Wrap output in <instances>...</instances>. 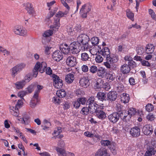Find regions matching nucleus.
Here are the masks:
<instances>
[{
  "label": "nucleus",
  "instance_id": "f3484780",
  "mask_svg": "<svg viewBox=\"0 0 156 156\" xmlns=\"http://www.w3.org/2000/svg\"><path fill=\"white\" fill-rule=\"evenodd\" d=\"M100 50V51L99 54L102 55L104 57H106V59L107 57H109L110 55V52L108 48H104L102 49H101Z\"/></svg>",
  "mask_w": 156,
  "mask_h": 156
},
{
  "label": "nucleus",
  "instance_id": "5fc2aeb1",
  "mask_svg": "<svg viewBox=\"0 0 156 156\" xmlns=\"http://www.w3.org/2000/svg\"><path fill=\"white\" fill-rule=\"evenodd\" d=\"M27 94L28 93L27 91H22L19 92L18 93V96L21 98H22L24 100L23 98V97Z\"/></svg>",
  "mask_w": 156,
  "mask_h": 156
},
{
  "label": "nucleus",
  "instance_id": "0e129e2a",
  "mask_svg": "<svg viewBox=\"0 0 156 156\" xmlns=\"http://www.w3.org/2000/svg\"><path fill=\"white\" fill-rule=\"evenodd\" d=\"M40 91L39 90H35L32 99H34L38 101V95Z\"/></svg>",
  "mask_w": 156,
  "mask_h": 156
},
{
  "label": "nucleus",
  "instance_id": "de8ad7c7",
  "mask_svg": "<svg viewBox=\"0 0 156 156\" xmlns=\"http://www.w3.org/2000/svg\"><path fill=\"white\" fill-rule=\"evenodd\" d=\"M98 69L97 67L95 65H93L90 66L89 68V71L92 73H95L97 72Z\"/></svg>",
  "mask_w": 156,
  "mask_h": 156
},
{
  "label": "nucleus",
  "instance_id": "e433bc0d",
  "mask_svg": "<svg viewBox=\"0 0 156 156\" xmlns=\"http://www.w3.org/2000/svg\"><path fill=\"white\" fill-rule=\"evenodd\" d=\"M13 109H11L10 112L12 115L13 116L18 117L19 115V112L18 110V108H14L12 107Z\"/></svg>",
  "mask_w": 156,
  "mask_h": 156
},
{
  "label": "nucleus",
  "instance_id": "bf43d9fd",
  "mask_svg": "<svg viewBox=\"0 0 156 156\" xmlns=\"http://www.w3.org/2000/svg\"><path fill=\"white\" fill-rule=\"evenodd\" d=\"M60 100L58 97L55 96L52 99V101L55 104H59Z\"/></svg>",
  "mask_w": 156,
  "mask_h": 156
},
{
  "label": "nucleus",
  "instance_id": "7c9ffc66",
  "mask_svg": "<svg viewBox=\"0 0 156 156\" xmlns=\"http://www.w3.org/2000/svg\"><path fill=\"white\" fill-rule=\"evenodd\" d=\"M81 60L83 61H90V58L88 54L85 52H84L81 54Z\"/></svg>",
  "mask_w": 156,
  "mask_h": 156
},
{
  "label": "nucleus",
  "instance_id": "8fccbe9b",
  "mask_svg": "<svg viewBox=\"0 0 156 156\" xmlns=\"http://www.w3.org/2000/svg\"><path fill=\"white\" fill-rule=\"evenodd\" d=\"M96 55L95 58V60L96 62L98 63H100L102 62L103 60V58L100 55Z\"/></svg>",
  "mask_w": 156,
  "mask_h": 156
},
{
  "label": "nucleus",
  "instance_id": "6e6552de",
  "mask_svg": "<svg viewBox=\"0 0 156 156\" xmlns=\"http://www.w3.org/2000/svg\"><path fill=\"white\" fill-rule=\"evenodd\" d=\"M106 100L109 102L115 101L117 97V94L116 92L112 91L109 92L107 95Z\"/></svg>",
  "mask_w": 156,
  "mask_h": 156
},
{
  "label": "nucleus",
  "instance_id": "79ce46f5",
  "mask_svg": "<svg viewBox=\"0 0 156 156\" xmlns=\"http://www.w3.org/2000/svg\"><path fill=\"white\" fill-rule=\"evenodd\" d=\"M68 11H66L65 12H63L61 11H59L56 14L55 16L57 18L60 19V18L64 16L65 15H66L68 13Z\"/></svg>",
  "mask_w": 156,
  "mask_h": 156
},
{
  "label": "nucleus",
  "instance_id": "b1692460",
  "mask_svg": "<svg viewBox=\"0 0 156 156\" xmlns=\"http://www.w3.org/2000/svg\"><path fill=\"white\" fill-rule=\"evenodd\" d=\"M106 60H107L108 62H110V63L112 64L118 61V56L117 55L111 56L110 55L109 57H107Z\"/></svg>",
  "mask_w": 156,
  "mask_h": 156
},
{
  "label": "nucleus",
  "instance_id": "680f3d73",
  "mask_svg": "<svg viewBox=\"0 0 156 156\" xmlns=\"http://www.w3.org/2000/svg\"><path fill=\"white\" fill-rule=\"evenodd\" d=\"M111 73V72L110 73L109 72L107 76V79L110 80V81L113 80L115 78V77L113 75L114 73Z\"/></svg>",
  "mask_w": 156,
  "mask_h": 156
},
{
  "label": "nucleus",
  "instance_id": "bb28decb",
  "mask_svg": "<svg viewBox=\"0 0 156 156\" xmlns=\"http://www.w3.org/2000/svg\"><path fill=\"white\" fill-rule=\"evenodd\" d=\"M128 116H127L128 119H130L131 117L135 115L137 112L136 109L133 108H129L127 111Z\"/></svg>",
  "mask_w": 156,
  "mask_h": 156
},
{
  "label": "nucleus",
  "instance_id": "f704fd0d",
  "mask_svg": "<svg viewBox=\"0 0 156 156\" xmlns=\"http://www.w3.org/2000/svg\"><path fill=\"white\" fill-rule=\"evenodd\" d=\"M101 49V48L99 47V48H95V46L92 49H90V53L93 55H96L97 54V52L99 53L100 50Z\"/></svg>",
  "mask_w": 156,
  "mask_h": 156
},
{
  "label": "nucleus",
  "instance_id": "09e8293b",
  "mask_svg": "<svg viewBox=\"0 0 156 156\" xmlns=\"http://www.w3.org/2000/svg\"><path fill=\"white\" fill-rule=\"evenodd\" d=\"M32 78V76L29 74H27L24 77V79L22 80H24L25 84L27 82H29Z\"/></svg>",
  "mask_w": 156,
  "mask_h": 156
},
{
  "label": "nucleus",
  "instance_id": "4468645a",
  "mask_svg": "<svg viewBox=\"0 0 156 156\" xmlns=\"http://www.w3.org/2000/svg\"><path fill=\"white\" fill-rule=\"evenodd\" d=\"M79 83L81 86L84 87H87L90 85L89 79L84 76L80 78L79 80Z\"/></svg>",
  "mask_w": 156,
  "mask_h": 156
},
{
  "label": "nucleus",
  "instance_id": "4c0bfd02",
  "mask_svg": "<svg viewBox=\"0 0 156 156\" xmlns=\"http://www.w3.org/2000/svg\"><path fill=\"white\" fill-rule=\"evenodd\" d=\"M36 87V85L34 84H32L29 86L27 88V91L28 93H31Z\"/></svg>",
  "mask_w": 156,
  "mask_h": 156
},
{
  "label": "nucleus",
  "instance_id": "412c9836",
  "mask_svg": "<svg viewBox=\"0 0 156 156\" xmlns=\"http://www.w3.org/2000/svg\"><path fill=\"white\" fill-rule=\"evenodd\" d=\"M146 52L148 54H151L152 53L154 50V46L152 44H148L145 47Z\"/></svg>",
  "mask_w": 156,
  "mask_h": 156
},
{
  "label": "nucleus",
  "instance_id": "2f4dec72",
  "mask_svg": "<svg viewBox=\"0 0 156 156\" xmlns=\"http://www.w3.org/2000/svg\"><path fill=\"white\" fill-rule=\"evenodd\" d=\"M107 154V151L103 148H101L99 149L95 154V156H102Z\"/></svg>",
  "mask_w": 156,
  "mask_h": 156
},
{
  "label": "nucleus",
  "instance_id": "4d7b16f0",
  "mask_svg": "<svg viewBox=\"0 0 156 156\" xmlns=\"http://www.w3.org/2000/svg\"><path fill=\"white\" fill-rule=\"evenodd\" d=\"M155 118L154 115L151 113H149L146 116L147 119L150 121L154 120Z\"/></svg>",
  "mask_w": 156,
  "mask_h": 156
},
{
  "label": "nucleus",
  "instance_id": "6ab92c4d",
  "mask_svg": "<svg viewBox=\"0 0 156 156\" xmlns=\"http://www.w3.org/2000/svg\"><path fill=\"white\" fill-rule=\"evenodd\" d=\"M95 112L97 117L100 119L103 120L106 117L105 113L100 109L98 110Z\"/></svg>",
  "mask_w": 156,
  "mask_h": 156
},
{
  "label": "nucleus",
  "instance_id": "a878e982",
  "mask_svg": "<svg viewBox=\"0 0 156 156\" xmlns=\"http://www.w3.org/2000/svg\"><path fill=\"white\" fill-rule=\"evenodd\" d=\"M74 75L71 73L67 75L65 77L66 81L68 83H72L74 80Z\"/></svg>",
  "mask_w": 156,
  "mask_h": 156
},
{
  "label": "nucleus",
  "instance_id": "3c124183",
  "mask_svg": "<svg viewBox=\"0 0 156 156\" xmlns=\"http://www.w3.org/2000/svg\"><path fill=\"white\" fill-rule=\"evenodd\" d=\"M145 109L146 111L148 112L152 111L153 110L154 107L151 104H148L145 106Z\"/></svg>",
  "mask_w": 156,
  "mask_h": 156
},
{
  "label": "nucleus",
  "instance_id": "13d9d810",
  "mask_svg": "<svg viewBox=\"0 0 156 156\" xmlns=\"http://www.w3.org/2000/svg\"><path fill=\"white\" fill-rule=\"evenodd\" d=\"M111 143L108 140H102L101 141V144L105 146H107L108 147Z\"/></svg>",
  "mask_w": 156,
  "mask_h": 156
},
{
  "label": "nucleus",
  "instance_id": "1a4fd4ad",
  "mask_svg": "<svg viewBox=\"0 0 156 156\" xmlns=\"http://www.w3.org/2000/svg\"><path fill=\"white\" fill-rule=\"evenodd\" d=\"M108 117L110 122L115 123L119 119V115L117 112H113L109 115Z\"/></svg>",
  "mask_w": 156,
  "mask_h": 156
},
{
  "label": "nucleus",
  "instance_id": "4be33fe9",
  "mask_svg": "<svg viewBox=\"0 0 156 156\" xmlns=\"http://www.w3.org/2000/svg\"><path fill=\"white\" fill-rule=\"evenodd\" d=\"M121 101L124 103H128L129 100V95L126 93H123L121 96Z\"/></svg>",
  "mask_w": 156,
  "mask_h": 156
},
{
  "label": "nucleus",
  "instance_id": "473e14b6",
  "mask_svg": "<svg viewBox=\"0 0 156 156\" xmlns=\"http://www.w3.org/2000/svg\"><path fill=\"white\" fill-rule=\"evenodd\" d=\"M103 81L100 78L98 79L96 82L95 83L94 87L96 89H99L101 87V85L103 83Z\"/></svg>",
  "mask_w": 156,
  "mask_h": 156
},
{
  "label": "nucleus",
  "instance_id": "ea45409f",
  "mask_svg": "<svg viewBox=\"0 0 156 156\" xmlns=\"http://www.w3.org/2000/svg\"><path fill=\"white\" fill-rule=\"evenodd\" d=\"M78 42H73L72 43L69 45L70 50L71 51L76 48L79 47V44Z\"/></svg>",
  "mask_w": 156,
  "mask_h": 156
},
{
  "label": "nucleus",
  "instance_id": "c03bdc74",
  "mask_svg": "<svg viewBox=\"0 0 156 156\" xmlns=\"http://www.w3.org/2000/svg\"><path fill=\"white\" fill-rule=\"evenodd\" d=\"M62 131V129L61 127H58L55 129L53 134H55L58 136L59 135Z\"/></svg>",
  "mask_w": 156,
  "mask_h": 156
},
{
  "label": "nucleus",
  "instance_id": "a211bd4d",
  "mask_svg": "<svg viewBox=\"0 0 156 156\" xmlns=\"http://www.w3.org/2000/svg\"><path fill=\"white\" fill-rule=\"evenodd\" d=\"M107 73V70L105 68L101 67L98 69L97 74L99 76L103 78L105 76Z\"/></svg>",
  "mask_w": 156,
  "mask_h": 156
},
{
  "label": "nucleus",
  "instance_id": "69168bd1",
  "mask_svg": "<svg viewBox=\"0 0 156 156\" xmlns=\"http://www.w3.org/2000/svg\"><path fill=\"white\" fill-rule=\"evenodd\" d=\"M76 94L79 97L82 96L84 94V91L80 89H79L76 90Z\"/></svg>",
  "mask_w": 156,
  "mask_h": 156
},
{
  "label": "nucleus",
  "instance_id": "c9c22d12",
  "mask_svg": "<svg viewBox=\"0 0 156 156\" xmlns=\"http://www.w3.org/2000/svg\"><path fill=\"white\" fill-rule=\"evenodd\" d=\"M115 144L113 142H111L109 145L108 147L110 148L112 153L114 155L116 154V150H115Z\"/></svg>",
  "mask_w": 156,
  "mask_h": 156
},
{
  "label": "nucleus",
  "instance_id": "e2e57ef3",
  "mask_svg": "<svg viewBox=\"0 0 156 156\" xmlns=\"http://www.w3.org/2000/svg\"><path fill=\"white\" fill-rule=\"evenodd\" d=\"M72 104L74 106V107L76 108H79L80 106V103L79 101H78V99L76 101H73L72 102Z\"/></svg>",
  "mask_w": 156,
  "mask_h": 156
},
{
  "label": "nucleus",
  "instance_id": "864d4df0",
  "mask_svg": "<svg viewBox=\"0 0 156 156\" xmlns=\"http://www.w3.org/2000/svg\"><path fill=\"white\" fill-rule=\"evenodd\" d=\"M136 50L138 54L141 55L144 52L145 49L143 47L140 46L138 47Z\"/></svg>",
  "mask_w": 156,
  "mask_h": 156
},
{
  "label": "nucleus",
  "instance_id": "9b49d317",
  "mask_svg": "<svg viewBox=\"0 0 156 156\" xmlns=\"http://www.w3.org/2000/svg\"><path fill=\"white\" fill-rule=\"evenodd\" d=\"M142 131L145 135L151 134L153 132L152 126L150 124L146 125L143 126Z\"/></svg>",
  "mask_w": 156,
  "mask_h": 156
},
{
  "label": "nucleus",
  "instance_id": "f8f14e48",
  "mask_svg": "<svg viewBox=\"0 0 156 156\" xmlns=\"http://www.w3.org/2000/svg\"><path fill=\"white\" fill-rule=\"evenodd\" d=\"M46 67V64L44 62H42L41 64H40L39 62L36 63L34 68V70H38L40 69L39 71L41 73L44 72V68Z\"/></svg>",
  "mask_w": 156,
  "mask_h": 156
},
{
  "label": "nucleus",
  "instance_id": "052dcab7",
  "mask_svg": "<svg viewBox=\"0 0 156 156\" xmlns=\"http://www.w3.org/2000/svg\"><path fill=\"white\" fill-rule=\"evenodd\" d=\"M78 101L82 105H84L86 102L87 99L85 98H78Z\"/></svg>",
  "mask_w": 156,
  "mask_h": 156
},
{
  "label": "nucleus",
  "instance_id": "72a5a7b5",
  "mask_svg": "<svg viewBox=\"0 0 156 156\" xmlns=\"http://www.w3.org/2000/svg\"><path fill=\"white\" fill-rule=\"evenodd\" d=\"M126 12L127 17L132 21H133L134 20V14L129 9H127L126 11Z\"/></svg>",
  "mask_w": 156,
  "mask_h": 156
},
{
  "label": "nucleus",
  "instance_id": "a18cd8bd",
  "mask_svg": "<svg viewBox=\"0 0 156 156\" xmlns=\"http://www.w3.org/2000/svg\"><path fill=\"white\" fill-rule=\"evenodd\" d=\"M55 150L56 151L58 155H62L65 151V149L63 148H60L57 147H55Z\"/></svg>",
  "mask_w": 156,
  "mask_h": 156
},
{
  "label": "nucleus",
  "instance_id": "6e6d98bb",
  "mask_svg": "<svg viewBox=\"0 0 156 156\" xmlns=\"http://www.w3.org/2000/svg\"><path fill=\"white\" fill-rule=\"evenodd\" d=\"M53 33V31L51 30H48L45 31L43 34L44 37H48L51 35Z\"/></svg>",
  "mask_w": 156,
  "mask_h": 156
},
{
  "label": "nucleus",
  "instance_id": "58836bf2",
  "mask_svg": "<svg viewBox=\"0 0 156 156\" xmlns=\"http://www.w3.org/2000/svg\"><path fill=\"white\" fill-rule=\"evenodd\" d=\"M10 53V52L9 51L1 47V55L6 57L9 55Z\"/></svg>",
  "mask_w": 156,
  "mask_h": 156
},
{
  "label": "nucleus",
  "instance_id": "aec40b11",
  "mask_svg": "<svg viewBox=\"0 0 156 156\" xmlns=\"http://www.w3.org/2000/svg\"><path fill=\"white\" fill-rule=\"evenodd\" d=\"M120 70L122 73L126 74L129 73L130 69L128 65L124 64L121 66Z\"/></svg>",
  "mask_w": 156,
  "mask_h": 156
},
{
  "label": "nucleus",
  "instance_id": "a19ab883",
  "mask_svg": "<svg viewBox=\"0 0 156 156\" xmlns=\"http://www.w3.org/2000/svg\"><path fill=\"white\" fill-rule=\"evenodd\" d=\"M29 118V116L27 115H24L22 118L18 119V120L20 121L22 123H25L27 122Z\"/></svg>",
  "mask_w": 156,
  "mask_h": 156
},
{
  "label": "nucleus",
  "instance_id": "603ef678",
  "mask_svg": "<svg viewBox=\"0 0 156 156\" xmlns=\"http://www.w3.org/2000/svg\"><path fill=\"white\" fill-rule=\"evenodd\" d=\"M38 102L37 100H35L34 99H32L30 102V106L32 108H35L37 104V103Z\"/></svg>",
  "mask_w": 156,
  "mask_h": 156
},
{
  "label": "nucleus",
  "instance_id": "393cba45",
  "mask_svg": "<svg viewBox=\"0 0 156 156\" xmlns=\"http://www.w3.org/2000/svg\"><path fill=\"white\" fill-rule=\"evenodd\" d=\"M119 117L121 119L125 121L129 120L130 119H128L127 116H128V113L127 111H123L119 114Z\"/></svg>",
  "mask_w": 156,
  "mask_h": 156
},
{
  "label": "nucleus",
  "instance_id": "f03ea898",
  "mask_svg": "<svg viewBox=\"0 0 156 156\" xmlns=\"http://www.w3.org/2000/svg\"><path fill=\"white\" fill-rule=\"evenodd\" d=\"M95 98L93 96H91L87 102V105H88V108L90 112L93 114L95 113L99 109V105L94 101Z\"/></svg>",
  "mask_w": 156,
  "mask_h": 156
},
{
  "label": "nucleus",
  "instance_id": "774afa93",
  "mask_svg": "<svg viewBox=\"0 0 156 156\" xmlns=\"http://www.w3.org/2000/svg\"><path fill=\"white\" fill-rule=\"evenodd\" d=\"M23 104V102L22 100H19L16 105L15 108H18L22 106Z\"/></svg>",
  "mask_w": 156,
  "mask_h": 156
},
{
  "label": "nucleus",
  "instance_id": "20e7f679",
  "mask_svg": "<svg viewBox=\"0 0 156 156\" xmlns=\"http://www.w3.org/2000/svg\"><path fill=\"white\" fill-rule=\"evenodd\" d=\"M91 5L88 3L82 5L80 12V16L83 18H87L88 14L91 10Z\"/></svg>",
  "mask_w": 156,
  "mask_h": 156
},
{
  "label": "nucleus",
  "instance_id": "7ed1b4c3",
  "mask_svg": "<svg viewBox=\"0 0 156 156\" xmlns=\"http://www.w3.org/2000/svg\"><path fill=\"white\" fill-rule=\"evenodd\" d=\"M25 67V64L23 63H21L16 65L15 66L10 69L11 74L12 76L14 77L18 73H20Z\"/></svg>",
  "mask_w": 156,
  "mask_h": 156
},
{
  "label": "nucleus",
  "instance_id": "338daca9",
  "mask_svg": "<svg viewBox=\"0 0 156 156\" xmlns=\"http://www.w3.org/2000/svg\"><path fill=\"white\" fill-rule=\"evenodd\" d=\"M59 20L60 19H58V18L54 19V25H55V27H59L60 23H59Z\"/></svg>",
  "mask_w": 156,
  "mask_h": 156
},
{
  "label": "nucleus",
  "instance_id": "f257e3e1",
  "mask_svg": "<svg viewBox=\"0 0 156 156\" xmlns=\"http://www.w3.org/2000/svg\"><path fill=\"white\" fill-rule=\"evenodd\" d=\"M77 41L78 43L82 45L84 50H87L89 48L88 43L90 41V38L87 35L84 34H80L77 37Z\"/></svg>",
  "mask_w": 156,
  "mask_h": 156
},
{
  "label": "nucleus",
  "instance_id": "39448f33",
  "mask_svg": "<svg viewBox=\"0 0 156 156\" xmlns=\"http://www.w3.org/2000/svg\"><path fill=\"white\" fill-rule=\"evenodd\" d=\"M13 31L16 34L23 36L26 35L27 34V31L19 25L15 26L13 29Z\"/></svg>",
  "mask_w": 156,
  "mask_h": 156
},
{
  "label": "nucleus",
  "instance_id": "cd10ccee",
  "mask_svg": "<svg viewBox=\"0 0 156 156\" xmlns=\"http://www.w3.org/2000/svg\"><path fill=\"white\" fill-rule=\"evenodd\" d=\"M97 98L101 101H106V94L102 92H99L97 94Z\"/></svg>",
  "mask_w": 156,
  "mask_h": 156
},
{
  "label": "nucleus",
  "instance_id": "9d476101",
  "mask_svg": "<svg viewBox=\"0 0 156 156\" xmlns=\"http://www.w3.org/2000/svg\"><path fill=\"white\" fill-rule=\"evenodd\" d=\"M24 6L25 9L30 15H33L34 13V10L33 7V5L31 3L27 2L24 3Z\"/></svg>",
  "mask_w": 156,
  "mask_h": 156
},
{
  "label": "nucleus",
  "instance_id": "c756f323",
  "mask_svg": "<svg viewBox=\"0 0 156 156\" xmlns=\"http://www.w3.org/2000/svg\"><path fill=\"white\" fill-rule=\"evenodd\" d=\"M56 94L58 98H61L64 97L66 95V92L63 89L58 90Z\"/></svg>",
  "mask_w": 156,
  "mask_h": 156
},
{
  "label": "nucleus",
  "instance_id": "dca6fc26",
  "mask_svg": "<svg viewBox=\"0 0 156 156\" xmlns=\"http://www.w3.org/2000/svg\"><path fill=\"white\" fill-rule=\"evenodd\" d=\"M60 49L61 52L64 54L69 53L70 51L69 46L66 44H62L60 46Z\"/></svg>",
  "mask_w": 156,
  "mask_h": 156
},
{
  "label": "nucleus",
  "instance_id": "c85d7f7f",
  "mask_svg": "<svg viewBox=\"0 0 156 156\" xmlns=\"http://www.w3.org/2000/svg\"><path fill=\"white\" fill-rule=\"evenodd\" d=\"M99 39L97 37H93L91 38L90 41L91 44L94 46H95V48H99V46L97 45L98 44L99 42Z\"/></svg>",
  "mask_w": 156,
  "mask_h": 156
},
{
  "label": "nucleus",
  "instance_id": "2eb2a0df",
  "mask_svg": "<svg viewBox=\"0 0 156 156\" xmlns=\"http://www.w3.org/2000/svg\"><path fill=\"white\" fill-rule=\"evenodd\" d=\"M130 133L133 137H138L140 135V129L138 126L133 127L131 129Z\"/></svg>",
  "mask_w": 156,
  "mask_h": 156
},
{
  "label": "nucleus",
  "instance_id": "ddd939ff",
  "mask_svg": "<svg viewBox=\"0 0 156 156\" xmlns=\"http://www.w3.org/2000/svg\"><path fill=\"white\" fill-rule=\"evenodd\" d=\"M53 58L57 61H59L62 60L63 55L61 52L59 50H56L54 52L52 55Z\"/></svg>",
  "mask_w": 156,
  "mask_h": 156
},
{
  "label": "nucleus",
  "instance_id": "37998d69",
  "mask_svg": "<svg viewBox=\"0 0 156 156\" xmlns=\"http://www.w3.org/2000/svg\"><path fill=\"white\" fill-rule=\"evenodd\" d=\"M77 31V27H75V28L73 29L72 27H69L67 28V31L68 33V34L71 35H72L73 34V31Z\"/></svg>",
  "mask_w": 156,
  "mask_h": 156
},
{
  "label": "nucleus",
  "instance_id": "423d86ee",
  "mask_svg": "<svg viewBox=\"0 0 156 156\" xmlns=\"http://www.w3.org/2000/svg\"><path fill=\"white\" fill-rule=\"evenodd\" d=\"M53 79L54 81L53 85L55 87L60 88L62 87L63 85V81L58 76L54 75L53 76Z\"/></svg>",
  "mask_w": 156,
  "mask_h": 156
},
{
  "label": "nucleus",
  "instance_id": "5701e85b",
  "mask_svg": "<svg viewBox=\"0 0 156 156\" xmlns=\"http://www.w3.org/2000/svg\"><path fill=\"white\" fill-rule=\"evenodd\" d=\"M16 89L20 90L22 89L25 86V83L24 80H20L17 81L14 83Z\"/></svg>",
  "mask_w": 156,
  "mask_h": 156
},
{
  "label": "nucleus",
  "instance_id": "49530a36",
  "mask_svg": "<svg viewBox=\"0 0 156 156\" xmlns=\"http://www.w3.org/2000/svg\"><path fill=\"white\" fill-rule=\"evenodd\" d=\"M89 112H90V110L87 107H83L81 111V113L84 115H87Z\"/></svg>",
  "mask_w": 156,
  "mask_h": 156
},
{
  "label": "nucleus",
  "instance_id": "0eeeda50",
  "mask_svg": "<svg viewBox=\"0 0 156 156\" xmlns=\"http://www.w3.org/2000/svg\"><path fill=\"white\" fill-rule=\"evenodd\" d=\"M66 62L69 66L70 67H74L77 64L76 58L72 56H69L67 58Z\"/></svg>",
  "mask_w": 156,
  "mask_h": 156
}]
</instances>
